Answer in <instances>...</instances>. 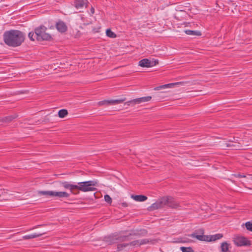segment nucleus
Wrapping results in <instances>:
<instances>
[{"instance_id": "obj_3", "label": "nucleus", "mask_w": 252, "mask_h": 252, "mask_svg": "<svg viewBox=\"0 0 252 252\" xmlns=\"http://www.w3.org/2000/svg\"><path fill=\"white\" fill-rule=\"evenodd\" d=\"M47 30V28L43 25L35 29L34 33L37 41H50L52 39L51 35L46 32Z\"/></svg>"}, {"instance_id": "obj_28", "label": "nucleus", "mask_w": 252, "mask_h": 252, "mask_svg": "<svg viewBox=\"0 0 252 252\" xmlns=\"http://www.w3.org/2000/svg\"><path fill=\"white\" fill-rule=\"evenodd\" d=\"M98 104L99 106H102V105L108 106L109 105H110V100H103V101H99L98 102Z\"/></svg>"}, {"instance_id": "obj_2", "label": "nucleus", "mask_w": 252, "mask_h": 252, "mask_svg": "<svg viewBox=\"0 0 252 252\" xmlns=\"http://www.w3.org/2000/svg\"><path fill=\"white\" fill-rule=\"evenodd\" d=\"M97 185L96 181H88L79 182L76 185V191L82 192L94 191L96 190L94 187Z\"/></svg>"}, {"instance_id": "obj_8", "label": "nucleus", "mask_w": 252, "mask_h": 252, "mask_svg": "<svg viewBox=\"0 0 252 252\" xmlns=\"http://www.w3.org/2000/svg\"><path fill=\"white\" fill-rule=\"evenodd\" d=\"M234 243L238 247L247 246L250 245V241L246 238L242 236H237L234 238Z\"/></svg>"}, {"instance_id": "obj_11", "label": "nucleus", "mask_w": 252, "mask_h": 252, "mask_svg": "<svg viewBox=\"0 0 252 252\" xmlns=\"http://www.w3.org/2000/svg\"><path fill=\"white\" fill-rule=\"evenodd\" d=\"M165 201H166V199H164V197H162L152 204L150 207V210L153 211L164 207Z\"/></svg>"}, {"instance_id": "obj_36", "label": "nucleus", "mask_w": 252, "mask_h": 252, "mask_svg": "<svg viewBox=\"0 0 252 252\" xmlns=\"http://www.w3.org/2000/svg\"><path fill=\"white\" fill-rule=\"evenodd\" d=\"M91 12H92L93 14V13H94V8L93 7H92V8H91Z\"/></svg>"}, {"instance_id": "obj_23", "label": "nucleus", "mask_w": 252, "mask_h": 252, "mask_svg": "<svg viewBox=\"0 0 252 252\" xmlns=\"http://www.w3.org/2000/svg\"><path fill=\"white\" fill-rule=\"evenodd\" d=\"M16 117H17L16 116H12V115L4 117L3 118H2L1 119V121L3 122L9 123V122H11L14 119L16 118Z\"/></svg>"}, {"instance_id": "obj_14", "label": "nucleus", "mask_w": 252, "mask_h": 252, "mask_svg": "<svg viewBox=\"0 0 252 252\" xmlns=\"http://www.w3.org/2000/svg\"><path fill=\"white\" fill-rule=\"evenodd\" d=\"M137 242H130L127 243L119 244L117 245V251H121L125 249L128 246H136Z\"/></svg>"}, {"instance_id": "obj_20", "label": "nucleus", "mask_w": 252, "mask_h": 252, "mask_svg": "<svg viewBox=\"0 0 252 252\" xmlns=\"http://www.w3.org/2000/svg\"><path fill=\"white\" fill-rule=\"evenodd\" d=\"M45 233H46V232H43V233L38 234L34 233V234H30V235H27L24 236L23 237V239H25V240L31 239L38 237Z\"/></svg>"}, {"instance_id": "obj_13", "label": "nucleus", "mask_w": 252, "mask_h": 252, "mask_svg": "<svg viewBox=\"0 0 252 252\" xmlns=\"http://www.w3.org/2000/svg\"><path fill=\"white\" fill-rule=\"evenodd\" d=\"M88 3L87 0H76L74 2V5L77 9H80L84 6L86 7Z\"/></svg>"}, {"instance_id": "obj_33", "label": "nucleus", "mask_w": 252, "mask_h": 252, "mask_svg": "<svg viewBox=\"0 0 252 252\" xmlns=\"http://www.w3.org/2000/svg\"><path fill=\"white\" fill-rule=\"evenodd\" d=\"M234 176L235 177H238V178H245V177H246V175H241L240 174H234Z\"/></svg>"}, {"instance_id": "obj_30", "label": "nucleus", "mask_w": 252, "mask_h": 252, "mask_svg": "<svg viewBox=\"0 0 252 252\" xmlns=\"http://www.w3.org/2000/svg\"><path fill=\"white\" fill-rule=\"evenodd\" d=\"M104 200L106 202L110 204L112 203V199L111 197L108 194L104 195Z\"/></svg>"}, {"instance_id": "obj_37", "label": "nucleus", "mask_w": 252, "mask_h": 252, "mask_svg": "<svg viewBox=\"0 0 252 252\" xmlns=\"http://www.w3.org/2000/svg\"><path fill=\"white\" fill-rule=\"evenodd\" d=\"M42 225H37V226H35L34 228H33V229H34V228H37V227H39V226H42Z\"/></svg>"}, {"instance_id": "obj_18", "label": "nucleus", "mask_w": 252, "mask_h": 252, "mask_svg": "<svg viewBox=\"0 0 252 252\" xmlns=\"http://www.w3.org/2000/svg\"><path fill=\"white\" fill-rule=\"evenodd\" d=\"M131 198L134 200L139 202H142L147 199V197L143 195H132Z\"/></svg>"}, {"instance_id": "obj_7", "label": "nucleus", "mask_w": 252, "mask_h": 252, "mask_svg": "<svg viewBox=\"0 0 252 252\" xmlns=\"http://www.w3.org/2000/svg\"><path fill=\"white\" fill-rule=\"evenodd\" d=\"M151 99L152 97L151 96L142 97L127 101L125 103V105L127 106H129L130 105H134L136 104H140L149 101Z\"/></svg>"}, {"instance_id": "obj_17", "label": "nucleus", "mask_w": 252, "mask_h": 252, "mask_svg": "<svg viewBox=\"0 0 252 252\" xmlns=\"http://www.w3.org/2000/svg\"><path fill=\"white\" fill-rule=\"evenodd\" d=\"M208 239L207 241H215L217 240L221 239L223 237L222 234L218 233L212 235H207Z\"/></svg>"}, {"instance_id": "obj_24", "label": "nucleus", "mask_w": 252, "mask_h": 252, "mask_svg": "<svg viewBox=\"0 0 252 252\" xmlns=\"http://www.w3.org/2000/svg\"><path fill=\"white\" fill-rule=\"evenodd\" d=\"M68 114V112L66 109H61L58 112L59 117L63 118Z\"/></svg>"}, {"instance_id": "obj_31", "label": "nucleus", "mask_w": 252, "mask_h": 252, "mask_svg": "<svg viewBox=\"0 0 252 252\" xmlns=\"http://www.w3.org/2000/svg\"><path fill=\"white\" fill-rule=\"evenodd\" d=\"M246 228L251 231H252V223L248 221L245 223Z\"/></svg>"}, {"instance_id": "obj_25", "label": "nucleus", "mask_w": 252, "mask_h": 252, "mask_svg": "<svg viewBox=\"0 0 252 252\" xmlns=\"http://www.w3.org/2000/svg\"><path fill=\"white\" fill-rule=\"evenodd\" d=\"M106 33L107 36L111 38H115L116 37V34L113 32L110 29H107L106 31Z\"/></svg>"}, {"instance_id": "obj_12", "label": "nucleus", "mask_w": 252, "mask_h": 252, "mask_svg": "<svg viewBox=\"0 0 252 252\" xmlns=\"http://www.w3.org/2000/svg\"><path fill=\"white\" fill-rule=\"evenodd\" d=\"M56 28L58 31L61 33H64L67 30V27L66 24L61 20H59L56 23Z\"/></svg>"}, {"instance_id": "obj_5", "label": "nucleus", "mask_w": 252, "mask_h": 252, "mask_svg": "<svg viewBox=\"0 0 252 252\" xmlns=\"http://www.w3.org/2000/svg\"><path fill=\"white\" fill-rule=\"evenodd\" d=\"M38 194L44 195L47 197H57L59 198H68L70 194L65 191H38Z\"/></svg>"}, {"instance_id": "obj_15", "label": "nucleus", "mask_w": 252, "mask_h": 252, "mask_svg": "<svg viewBox=\"0 0 252 252\" xmlns=\"http://www.w3.org/2000/svg\"><path fill=\"white\" fill-rule=\"evenodd\" d=\"M226 146L227 147H231L232 150H240L243 149L242 146L238 142L234 143H231V142H230V143L226 144Z\"/></svg>"}, {"instance_id": "obj_35", "label": "nucleus", "mask_w": 252, "mask_h": 252, "mask_svg": "<svg viewBox=\"0 0 252 252\" xmlns=\"http://www.w3.org/2000/svg\"><path fill=\"white\" fill-rule=\"evenodd\" d=\"M237 141L238 140H236V141H235V138L233 137L232 139L229 140V143H230V142H231V143H234L237 142Z\"/></svg>"}, {"instance_id": "obj_34", "label": "nucleus", "mask_w": 252, "mask_h": 252, "mask_svg": "<svg viewBox=\"0 0 252 252\" xmlns=\"http://www.w3.org/2000/svg\"><path fill=\"white\" fill-rule=\"evenodd\" d=\"M178 240H179L178 241V242H180V243H187V242H189V240H183L182 238H179Z\"/></svg>"}, {"instance_id": "obj_4", "label": "nucleus", "mask_w": 252, "mask_h": 252, "mask_svg": "<svg viewBox=\"0 0 252 252\" xmlns=\"http://www.w3.org/2000/svg\"><path fill=\"white\" fill-rule=\"evenodd\" d=\"M131 234L129 235H119L118 234H114L105 237L104 241L107 242L109 245H112L119 242L129 241L131 240L130 236Z\"/></svg>"}, {"instance_id": "obj_1", "label": "nucleus", "mask_w": 252, "mask_h": 252, "mask_svg": "<svg viewBox=\"0 0 252 252\" xmlns=\"http://www.w3.org/2000/svg\"><path fill=\"white\" fill-rule=\"evenodd\" d=\"M3 36V40L7 45L15 47L20 46L24 42L25 35L18 30H10L5 32Z\"/></svg>"}, {"instance_id": "obj_29", "label": "nucleus", "mask_w": 252, "mask_h": 252, "mask_svg": "<svg viewBox=\"0 0 252 252\" xmlns=\"http://www.w3.org/2000/svg\"><path fill=\"white\" fill-rule=\"evenodd\" d=\"M124 101V99H115V100H110V104H119L122 103Z\"/></svg>"}, {"instance_id": "obj_16", "label": "nucleus", "mask_w": 252, "mask_h": 252, "mask_svg": "<svg viewBox=\"0 0 252 252\" xmlns=\"http://www.w3.org/2000/svg\"><path fill=\"white\" fill-rule=\"evenodd\" d=\"M189 236H190L192 238H195L197 240L202 241H207V239H208L207 235H196L195 233L189 235Z\"/></svg>"}, {"instance_id": "obj_22", "label": "nucleus", "mask_w": 252, "mask_h": 252, "mask_svg": "<svg viewBox=\"0 0 252 252\" xmlns=\"http://www.w3.org/2000/svg\"><path fill=\"white\" fill-rule=\"evenodd\" d=\"M220 249L222 252H229L228 250L229 244L226 242L221 243Z\"/></svg>"}, {"instance_id": "obj_6", "label": "nucleus", "mask_w": 252, "mask_h": 252, "mask_svg": "<svg viewBox=\"0 0 252 252\" xmlns=\"http://www.w3.org/2000/svg\"><path fill=\"white\" fill-rule=\"evenodd\" d=\"M158 63V61L157 59H144L139 62V65L143 67H150L156 65Z\"/></svg>"}, {"instance_id": "obj_26", "label": "nucleus", "mask_w": 252, "mask_h": 252, "mask_svg": "<svg viewBox=\"0 0 252 252\" xmlns=\"http://www.w3.org/2000/svg\"><path fill=\"white\" fill-rule=\"evenodd\" d=\"M133 242H137L136 244V245H142L144 244H147L149 242V240L148 239H142L140 240H135L133 241Z\"/></svg>"}, {"instance_id": "obj_38", "label": "nucleus", "mask_w": 252, "mask_h": 252, "mask_svg": "<svg viewBox=\"0 0 252 252\" xmlns=\"http://www.w3.org/2000/svg\"><path fill=\"white\" fill-rule=\"evenodd\" d=\"M249 176H251V177H250V179H251V180H252V175H249Z\"/></svg>"}, {"instance_id": "obj_9", "label": "nucleus", "mask_w": 252, "mask_h": 252, "mask_svg": "<svg viewBox=\"0 0 252 252\" xmlns=\"http://www.w3.org/2000/svg\"><path fill=\"white\" fill-rule=\"evenodd\" d=\"M164 199L166 200V201L165 202V206H167L173 209H177L180 207L179 204L173 197L171 196H164Z\"/></svg>"}, {"instance_id": "obj_21", "label": "nucleus", "mask_w": 252, "mask_h": 252, "mask_svg": "<svg viewBox=\"0 0 252 252\" xmlns=\"http://www.w3.org/2000/svg\"><path fill=\"white\" fill-rule=\"evenodd\" d=\"M181 83H182V82H177V83H175L167 84L161 85L160 86H158V87H156L155 89L156 90H159L162 89L169 88L171 86H173L175 85H177V84H181Z\"/></svg>"}, {"instance_id": "obj_32", "label": "nucleus", "mask_w": 252, "mask_h": 252, "mask_svg": "<svg viewBox=\"0 0 252 252\" xmlns=\"http://www.w3.org/2000/svg\"><path fill=\"white\" fill-rule=\"evenodd\" d=\"M28 37L32 41H34V37H36V36L35 34L34 35V33L33 32H30L29 33Z\"/></svg>"}, {"instance_id": "obj_27", "label": "nucleus", "mask_w": 252, "mask_h": 252, "mask_svg": "<svg viewBox=\"0 0 252 252\" xmlns=\"http://www.w3.org/2000/svg\"><path fill=\"white\" fill-rule=\"evenodd\" d=\"M180 250L182 251V252H194L192 248L190 247H181L180 248Z\"/></svg>"}, {"instance_id": "obj_10", "label": "nucleus", "mask_w": 252, "mask_h": 252, "mask_svg": "<svg viewBox=\"0 0 252 252\" xmlns=\"http://www.w3.org/2000/svg\"><path fill=\"white\" fill-rule=\"evenodd\" d=\"M61 185L65 189H69L71 193L76 195L79 194V191H76V185L72 184L68 182H63Z\"/></svg>"}, {"instance_id": "obj_19", "label": "nucleus", "mask_w": 252, "mask_h": 252, "mask_svg": "<svg viewBox=\"0 0 252 252\" xmlns=\"http://www.w3.org/2000/svg\"><path fill=\"white\" fill-rule=\"evenodd\" d=\"M185 32L188 35L192 36H200L201 35V32L198 31L187 30L185 31Z\"/></svg>"}]
</instances>
